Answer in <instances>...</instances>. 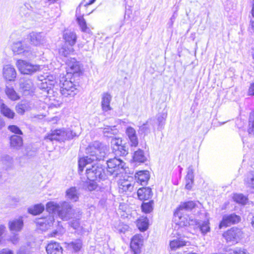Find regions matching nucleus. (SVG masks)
I'll return each mask as SVG.
<instances>
[{
    "label": "nucleus",
    "mask_w": 254,
    "mask_h": 254,
    "mask_svg": "<svg viewBox=\"0 0 254 254\" xmlns=\"http://www.w3.org/2000/svg\"><path fill=\"white\" fill-rule=\"evenodd\" d=\"M233 199L237 203L245 204L247 201V198L242 194H235L233 196Z\"/></svg>",
    "instance_id": "49530a36"
},
{
    "label": "nucleus",
    "mask_w": 254,
    "mask_h": 254,
    "mask_svg": "<svg viewBox=\"0 0 254 254\" xmlns=\"http://www.w3.org/2000/svg\"><path fill=\"white\" fill-rule=\"evenodd\" d=\"M0 109L1 114L4 116L10 119L14 118L15 113L4 104H1Z\"/></svg>",
    "instance_id": "72a5a7b5"
},
{
    "label": "nucleus",
    "mask_w": 254,
    "mask_h": 254,
    "mask_svg": "<svg viewBox=\"0 0 254 254\" xmlns=\"http://www.w3.org/2000/svg\"><path fill=\"white\" fill-rule=\"evenodd\" d=\"M16 65L20 72L24 74H32L40 70L39 65L21 60L17 61Z\"/></svg>",
    "instance_id": "6e6552de"
},
{
    "label": "nucleus",
    "mask_w": 254,
    "mask_h": 254,
    "mask_svg": "<svg viewBox=\"0 0 254 254\" xmlns=\"http://www.w3.org/2000/svg\"><path fill=\"white\" fill-rule=\"evenodd\" d=\"M153 201L150 200L147 202H143L141 204V209L143 212L146 213L151 212L153 209Z\"/></svg>",
    "instance_id": "c03bdc74"
},
{
    "label": "nucleus",
    "mask_w": 254,
    "mask_h": 254,
    "mask_svg": "<svg viewBox=\"0 0 254 254\" xmlns=\"http://www.w3.org/2000/svg\"><path fill=\"white\" fill-rule=\"evenodd\" d=\"M70 225L71 227L73 228L74 229H77L79 225V223L78 220H73L70 222Z\"/></svg>",
    "instance_id": "864d4df0"
},
{
    "label": "nucleus",
    "mask_w": 254,
    "mask_h": 254,
    "mask_svg": "<svg viewBox=\"0 0 254 254\" xmlns=\"http://www.w3.org/2000/svg\"><path fill=\"white\" fill-rule=\"evenodd\" d=\"M12 50L15 54L19 55L23 53L26 57L30 58L31 52L27 49V48L23 45L21 42L14 43L12 46Z\"/></svg>",
    "instance_id": "2eb2a0df"
},
{
    "label": "nucleus",
    "mask_w": 254,
    "mask_h": 254,
    "mask_svg": "<svg viewBox=\"0 0 254 254\" xmlns=\"http://www.w3.org/2000/svg\"><path fill=\"white\" fill-rule=\"evenodd\" d=\"M167 116V114L166 113H159L157 115V121L158 123V129H162L164 128Z\"/></svg>",
    "instance_id": "4c0bfd02"
},
{
    "label": "nucleus",
    "mask_w": 254,
    "mask_h": 254,
    "mask_svg": "<svg viewBox=\"0 0 254 254\" xmlns=\"http://www.w3.org/2000/svg\"><path fill=\"white\" fill-rule=\"evenodd\" d=\"M137 194L138 199L140 200H148L151 198L153 195L151 189L149 187L139 189Z\"/></svg>",
    "instance_id": "412c9836"
},
{
    "label": "nucleus",
    "mask_w": 254,
    "mask_h": 254,
    "mask_svg": "<svg viewBox=\"0 0 254 254\" xmlns=\"http://www.w3.org/2000/svg\"><path fill=\"white\" fill-rule=\"evenodd\" d=\"M186 242L182 239H175L170 242V247L172 250H176L180 247L186 246Z\"/></svg>",
    "instance_id": "58836bf2"
},
{
    "label": "nucleus",
    "mask_w": 254,
    "mask_h": 254,
    "mask_svg": "<svg viewBox=\"0 0 254 254\" xmlns=\"http://www.w3.org/2000/svg\"><path fill=\"white\" fill-rule=\"evenodd\" d=\"M142 245V239L140 235H135L133 237L130 242V249L134 254L140 253L141 247Z\"/></svg>",
    "instance_id": "f3484780"
},
{
    "label": "nucleus",
    "mask_w": 254,
    "mask_h": 254,
    "mask_svg": "<svg viewBox=\"0 0 254 254\" xmlns=\"http://www.w3.org/2000/svg\"><path fill=\"white\" fill-rule=\"evenodd\" d=\"M126 133L129 140L131 147H136L138 144V138L136 135L135 130L132 127H127Z\"/></svg>",
    "instance_id": "aec40b11"
},
{
    "label": "nucleus",
    "mask_w": 254,
    "mask_h": 254,
    "mask_svg": "<svg viewBox=\"0 0 254 254\" xmlns=\"http://www.w3.org/2000/svg\"><path fill=\"white\" fill-rule=\"evenodd\" d=\"M97 188V184L95 181H89L87 183V189L89 191L95 190Z\"/></svg>",
    "instance_id": "8fccbe9b"
},
{
    "label": "nucleus",
    "mask_w": 254,
    "mask_h": 254,
    "mask_svg": "<svg viewBox=\"0 0 254 254\" xmlns=\"http://www.w3.org/2000/svg\"><path fill=\"white\" fill-rule=\"evenodd\" d=\"M5 227L2 225H0V237L3 234L5 230Z\"/></svg>",
    "instance_id": "e2e57ef3"
},
{
    "label": "nucleus",
    "mask_w": 254,
    "mask_h": 254,
    "mask_svg": "<svg viewBox=\"0 0 254 254\" xmlns=\"http://www.w3.org/2000/svg\"><path fill=\"white\" fill-rule=\"evenodd\" d=\"M82 243L80 239L75 240L74 241L67 243L68 248L72 249L74 252L79 251L81 248Z\"/></svg>",
    "instance_id": "79ce46f5"
},
{
    "label": "nucleus",
    "mask_w": 254,
    "mask_h": 254,
    "mask_svg": "<svg viewBox=\"0 0 254 254\" xmlns=\"http://www.w3.org/2000/svg\"><path fill=\"white\" fill-rule=\"evenodd\" d=\"M112 129L109 128H104L103 130L104 135L107 137H111V134H112Z\"/></svg>",
    "instance_id": "5fc2aeb1"
},
{
    "label": "nucleus",
    "mask_w": 254,
    "mask_h": 254,
    "mask_svg": "<svg viewBox=\"0 0 254 254\" xmlns=\"http://www.w3.org/2000/svg\"><path fill=\"white\" fill-rule=\"evenodd\" d=\"M119 185L120 190L123 192H131L133 190V184L128 180H120Z\"/></svg>",
    "instance_id": "cd10ccee"
},
{
    "label": "nucleus",
    "mask_w": 254,
    "mask_h": 254,
    "mask_svg": "<svg viewBox=\"0 0 254 254\" xmlns=\"http://www.w3.org/2000/svg\"><path fill=\"white\" fill-rule=\"evenodd\" d=\"M150 178V175L148 171H140L136 173L135 179L138 183L141 185H146Z\"/></svg>",
    "instance_id": "6ab92c4d"
},
{
    "label": "nucleus",
    "mask_w": 254,
    "mask_h": 254,
    "mask_svg": "<svg viewBox=\"0 0 254 254\" xmlns=\"http://www.w3.org/2000/svg\"><path fill=\"white\" fill-rule=\"evenodd\" d=\"M111 143L113 151L116 155L126 156L128 154V148L125 144H123L121 139L112 138Z\"/></svg>",
    "instance_id": "1a4fd4ad"
},
{
    "label": "nucleus",
    "mask_w": 254,
    "mask_h": 254,
    "mask_svg": "<svg viewBox=\"0 0 254 254\" xmlns=\"http://www.w3.org/2000/svg\"><path fill=\"white\" fill-rule=\"evenodd\" d=\"M10 146L11 148L19 150L23 145L22 138L17 135H13L10 137Z\"/></svg>",
    "instance_id": "b1692460"
},
{
    "label": "nucleus",
    "mask_w": 254,
    "mask_h": 254,
    "mask_svg": "<svg viewBox=\"0 0 254 254\" xmlns=\"http://www.w3.org/2000/svg\"><path fill=\"white\" fill-rule=\"evenodd\" d=\"M245 184L250 190L254 193V172L247 174L244 180Z\"/></svg>",
    "instance_id": "7c9ffc66"
},
{
    "label": "nucleus",
    "mask_w": 254,
    "mask_h": 254,
    "mask_svg": "<svg viewBox=\"0 0 254 254\" xmlns=\"http://www.w3.org/2000/svg\"><path fill=\"white\" fill-rule=\"evenodd\" d=\"M85 166L86 167V174L89 181L105 180L107 177L105 168L102 165L92 163Z\"/></svg>",
    "instance_id": "7ed1b4c3"
},
{
    "label": "nucleus",
    "mask_w": 254,
    "mask_h": 254,
    "mask_svg": "<svg viewBox=\"0 0 254 254\" xmlns=\"http://www.w3.org/2000/svg\"><path fill=\"white\" fill-rule=\"evenodd\" d=\"M242 235V231L236 228L233 227L225 232L223 236L227 242L237 243Z\"/></svg>",
    "instance_id": "9d476101"
},
{
    "label": "nucleus",
    "mask_w": 254,
    "mask_h": 254,
    "mask_svg": "<svg viewBox=\"0 0 254 254\" xmlns=\"http://www.w3.org/2000/svg\"><path fill=\"white\" fill-rule=\"evenodd\" d=\"M46 250L47 254H63V249L60 244L56 242L49 243Z\"/></svg>",
    "instance_id": "dca6fc26"
},
{
    "label": "nucleus",
    "mask_w": 254,
    "mask_h": 254,
    "mask_svg": "<svg viewBox=\"0 0 254 254\" xmlns=\"http://www.w3.org/2000/svg\"><path fill=\"white\" fill-rule=\"evenodd\" d=\"M8 225L10 231L18 232L22 229L23 226V222L21 218H19L9 221Z\"/></svg>",
    "instance_id": "c756f323"
},
{
    "label": "nucleus",
    "mask_w": 254,
    "mask_h": 254,
    "mask_svg": "<svg viewBox=\"0 0 254 254\" xmlns=\"http://www.w3.org/2000/svg\"><path fill=\"white\" fill-rule=\"evenodd\" d=\"M0 254H13V252L9 249H3L0 251Z\"/></svg>",
    "instance_id": "6e6d98bb"
},
{
    "label": "nucleus",
    "mask_w": 254,
    "mask_h": 254,
    "mask_svg": "<svg viewBox=\"0 0 254 254\" xmlns=\"http://www.w3.org/2000/svg\"><path fill=\"white\" fill-rule=\"evenodd\" d=\"M79 133L69 129H56L52 130L51 133L45 137V139L51 141H64L65 140L71 139L74 137L78 136Z\"/></svg>",
    "instance_id": "20e7f679"
},
{
    "label": "nucleus",
    "mask_w": 254,
    "mask_h": 254,
    "mask_svg": "<svg viewBox=\"0 0 254 254\" xmlns=\"http://www.w3.org/2000/svg\"><path fill=\"white\" fill-rule=\"evenodd\" d=\"M203 235H205L210 231V223L209 220H205L201 222L196 223Z\"/></svg>",
    "instance_id": "e433bc0d"
},
{
    "label": "nucleus",
    "mask_w": 254,
    "mask_h": 254,
    "mask_svg": "<svg viewBox=\"0 0 254 254\" xmlns=\"http://www.w3.org/2000/svg\"><path fill=\"white\" fill-rule=\"evenodd\" d=\"M112 100L111 95L108 93H104L102 97V108L103 111H108L111 110L110 102Z\"/></svg>",
    "instance_id": "c85d7f7f"
},
{
    "label": "nucleus",
    "mask_w": 254,
    "mask_h": 254,
    "mask_svg": "<svg viewBox=\"0 0 254 254\" xmlns=\"http://www.w3.org/2000/svg\"><path fill=\"white\" fill-rule=\"evenodd\" d=\"M5 91L8 97L11 100H17L20 98L19 96L12 87H6Z\"/></svg>",
    "instance_id": "a19ab883"
},
{
    "label": "nucleus",
    "mask_w": 254,
    "mask_h": 254,
    "mask_svg": "<svg viewBox=\"0 0 254 254\" xmlns=\"http://www.w3.org/2000/svg\"><path fill=\"white\" fill-rule=\"evenodd\" d=\"M107 168L106 169L107 176L113 175H118L119 172L122 173L125 170L126 163L120 159L115 157L107 161Z\"/></svg>",
    "instance_id": "423d86ee"
},
{
    "label": "nucleus",
    "mask_w": 254,
    "mask_h": 254,
    "mask_svg": "<svg viewBox=\"0 0 254 254\" xmlns=\"http://www.w3.org/2000/svg\"><path fill=\"white\" fill-rule=\"evenodd\" d=\"M108 152L107 146L101 142L95 141L90 143L86 148L87 156L78 161L79 171L82 172L85 166L96 161L103 160Z\"/></svg>",
    "instance_id": "f257e3e1"
},
{
    "label": "nucleus",
    "mask_w": 254,
    "mask_h": 254,
    "mask_svg": "<svg viewBox=\"0 0 254 254\" xmlns=\"http://www.w3.org/2000/svg\"><path fill=\"white\" fill-rule=\"evenodd\" d=\"M240 220L241 217L235 213L225 214L223 216L219 226L221 229L223 227H227L232 224L238 223Z\"/></svg>",
    "instance_id": "9b49d317"
},
{
    "label": "nucleus",
    "mask_w": 254,
    "mask_h": 254,
    "mask_svg": "<svg viewBox=\"0 0 254 254\" xmlns=\"http://www.w3.org/2000/svg\"><path fill=\"white\" fill-rule=\"evenodd\" d=\"M64 39L66 43H67L70 46H72L76 42L77 36L75 32L66 31L64 34Z\"/></svg>",
    "instance_id": "bb28decb"
},
{
    "label": "nucleus",
    "mask_w": 254,
    "mask_h": 254,
    "mask_svg": "<svg viewBox=\"0 0 254 254\" xmlns=\"http://www.w3.org/2000/svg\"><path fill=\"white\" fill-rule=\"evenodd\" d=\"M251 224H252V226L254 229V215L253 216V217L252 218Z\"/></svg>",
    "instance_id": "338daca9"
},
{
    "label": "nucleus",
    "mask_w": 254,
    "mask_h": 254,
    "mask_svg": "<svg viewBox=\"0 0 254 254\" xmlns=\"http://www.w3.org/2000/svg\"><path fill=\"white\" fill-rule=\"evenodd\" d=\"M60 86L61 93L65 97H74L78 92L76 85L69 80H67L64 77L60 79Z\"/></svg>",
    "instance_id": "0eeeda50"
},
{
    "label": "nucleus",
    "mask_w": 254,
    "mask_h": 254,
    "mask_svg": "<svg viewBox=\"0 0 254 254\" xmlns=\"http://www.w3.org/2000/svg\"><path fill=\"white\" fill-rule=\"evenodd\" d=\"M8 129L11 132L16 134L21 135L23 134L22 131L17 126L15 125H10L8 127Z\"/></svg>",
    "instance_id": "09e8293b"
},
{
    "label": "nucleus",
    "mask_w": 254,
    "mask_h": 254,
    "mask_svg": "<svg viewBox=\"0 0 254 254\" xmlns=\"http://www.w3.org/2000/svg\"><path fill=\"white\" fill-rule=\"evenodd\" d=\"M45 209V206L43 204L40 203L35 204L31 206L28 208V212L29 213L33 215H37L41 213Z\"/></svg>",
    "instance_id": "473e14b6"
},
{
    "label": "nucleus",
    "mask_w": 254,
    "mask_h": 254,
    "mask_svg": "<svg viewBox=\"0 0 254 254\" xmlns=\"http://www.w3.org/2000/svg\"><path fill=\"white\" fill-rule=\"evenodd\" d=\"M196 206L195 203L193 201H189L182 203L179 207L174 212V216L176 218L179 217L180 218L182 217V214L183 213L184 210L190 211L194 208Z\"/></svg>",
    "instance_id": "f8f14e48"
},
{
    "label": "nucleus",
    "mask_w": 254,
    "mask_h": 254,
    "mask_svg": "<svg viewBox=\"0 0 254 254\" xmlns=\"http://www.w3.org/2000/svg\"><path fill=\"white\" fill-rule=\"evenodd\" d=\"M30 106L28 102H24L18 103L15 107L16 112L20 115H23L26 111L30 109Z\"/></svg>",
    "instance_id": "c9c22d12"
},
{
    "label": "nucleus",
    "mask_w": 254,
    "mask_h": 254,
    "mask_svg": "<svg viewBox=\"0 0 254 254\" xmlns=\"http://www.w3.org/2000/svg\"><path fill=\"white\" fill-rule=\"evenodd\" d=\"M5 126V122L3 119L0 116V130Z\"/></svg>",
    "instance_id": "680f3d73"
},
{
    "label": "nucleus",
    "mask_w": 254,
    "mask_h": 254,
    "mask_svg": "<svg viewBox=\"0 0 254 254\" xmlns=\"http://www.w3.org/2000/svg\"><path fill=\"white\" fill-rule=\"evenodd\" d=\"M31 44L39 46L45 43V38L44 34L40 32H32L28 36Z\"/></svg>",
    "instance_id": "ddd939ff"
},
{
    "label": "nucleus",
    "mask_w": 254,
    "mask_h": 254,
    "mask_svg": "<svg viewBox=\"0 0 254 254\" xmlns=\"http://www.w3.org/2000/svg\"><path fill=\"white\" fill-rule=\"evenodd\" d=\"M81 212L79 209H73L72 205L68 202L64 201L61 203L60 208L58 211V216L64 221L79 216Z\"/></svg>",
    "instance_id": "39448f33"
},
{
    "label": "nucleus",
    "mask_w": 254,
    "mask_h": 254,
    "mask_svg": "<svg viewBox=\"0 0 254 254\" xmlns=\"http://www.w3.org/2000/svg\"><path fill=\"white\" fill-rule=\"evenodd\" d=\"M182 217L183 218H180L179 217H177L176 218L175 217V219L176 221H178L180 222V225H182L183 226H187L189 223L185 217L182 215Z\"/></svg>",
    "instance_id": "3c124183"
},
{
    "label": "nucleus",
    "mask_w": 254,
    "mask_h": 254,
    "mask_svg": "<svg viewBox=\"0 0 254 254\" xmlns=\"http://www.w3.org/2000/svg\"><path fill=\"white\" fill-rule=\"evenodd\" d=\"M3 75L5 79L10 81H14L16 77V72L12 66L6 65L3 68Z\"/></svg>",
    "instance_id": "a211bd4d"
},
{
    "label": "nucleus",
    "mask_w": 254,
    "mask_h": 254,
    "mask_svg": "<svg viewBox=\"0 0 254 254\" xmlns=\"http://www.w3.org/2000/svg\"><path fill=\"white\" fill-rule=\"evenodd\" d=\"M248 131L249 134L254 135V112L250 115Z\"/></svg>",
    "instance_id": "37998d69"
},
{
    "label": "nucleus",
    "mask_w": 254,
    "mask_h": 254,
    "mask_svg": "<svg viewBox=\"0 0 254 254\" xmlns=\"http://www.w3.org/2000/svg\"><path fill=\"white\" fill-rule=\"evenodd\" d=\"M253 18L251 20L250 25V29L253 32H254V16H253Z\"/></svg>",
    "instance_id": "bf43d9fd"
},
{
    "label": "nucleus",
    "mask_w": 254,
    "mask_h": 254,
    "mask_svg": "<svg viewBox=\"0 0 254 254\" xmlns=\"http://www.w3.org/2000/svg\"><path fill=\"white\" fill-rule=\"evenodd\" d=\"M252 14L253 16H254V4H253V6L252 10Z\"/></svg>",
    "instance_id": "774afa93"
},
{
    "label": "nucleus",
    "mask_w": 254,
    "mask_h": 254,
    "mask_svg": "<svg viewBox=\"0 0 254 254\" xmlns=\"http://www.w3.org/2000/svg\"><path fill=\"white\" fill-rule=\"evenodd\" d=\"M235 253L236 254H250L246 249L241 248H235Z\"/></svg>",
    "instance_id": "603ef678"
},
{
    "label": "nucleus",
    "mask_w": 254,
    "mask_h": 254,
    "mask_svg": "<svg viewBox=\"0 0 254 254\" xmlns=\"http://www.w3.org/2000/svg\"><path fill=\"white\" fill-rule=\"evenodd\" d=\"M78 23L83 32H85L87 29L86 23L85 19L82 17H79L77 18Z\"/></svg>",
    "instance_id": "de8ad7c7"
},
{
    "label": "nucleus",
    "mask_w": 254,
    "mask_h": 254,
    "mask_svg": "<svg viewBox=\"0 0 254 254\" xmlns=\"http://www.w3.org/2000/svg\"><path fill=\"white\" fill-rule=\"evenodd\" d=\"M151 120H149L139 127L138 131L140 133L147 134L150 132V129L149 123L151 124Z\"/></svg>",
    "instance_id": "a18cd8bd"
},
{
    "label": "nucleus",
    "mask_w": 254,
    "mask_h": 254,
    "mask_svg": "<svg viewBox=\"0 0 254 254\" xmlns=\"http://www.w3.org/2000/svg\"><path fill=\"white\" fill-rule=\"evenodd\" d=\"M96 1V0H90L89 1V2H87L85 4V6H88V5H90L91 4H92L93 3L95 2V1Z\"/></svg>",
    "instance_id": "0e129e2a"
},
{
    "label": "nucleus",
    "mask_w": 254,
    "mask_h": 254,
    "mask_svg": "<svg viewBox=\"0 0 254 254\" xmlns=\"http://www.w3.org/2000/svg\"><path fill=\"white\" fill-rule=\"evenodd\" d=\"M20 91L25 95H27L32 92L34 89V84L32 81L29 79L21 80L19 83Z\"/></svg>",
    "instance_id": "4468645a"
},
{
    "label": "nucleus",
    "mask_w": 254,
    "mask_h": 254,
    "mask_svg": "<svg viewBox=\"0 0 254 254\" xmlns=\"http://www.w3.org/2000/svg\"><path fill=\"white\" fill-rule=\"evenodd\" d=\"M18 237L15 235L11 239V241L13 244H16L18 242Z\"/></svg>",
    "instance_id": "052dcab7"
},
{
    "label": "nucleus",
    "mask_w": 254,
    "mask_h": 254,
    "mask_svg": "<svg viewBox=\"0 0 254 254\" xmlns=\"http://www.w3.org/2000/svg\"><path fill=\"white\" fill-rule=\"evenodd\" d=\"M5 159L6 160H7V161L9 162L10 163H11L12 162V159L11 157L9 156H6L5 157Z\"/></svg>",
    "instance_id": "69168bd1"
},
{
    "label": "nucleus",
    "mask_w": 254,
    "mask_h": 254,
    "mask_svg": "<svg viewBox=\"0 0 254 254\" xmlns=\"http://www.w3.org/2000/svg\"><path fill=\"white\" fill-rule=\"evenodd\" d=\"M55 81L50 78L45 79V81L42 82L39 85V88L47 94L51 93L53 91V87L55 85Z\"/></svg>",
    "instance_id": "4be33fe9"
},
{
    "label": "nucleus",
    "mask_w": 254,
    "mask_h": 254,
    "mask_svg": "<svg viewBox=\"0 0 254 254\" xmlns=\"http://www.w3.org/2000/svg\"><path fill=\"white\" fill-rule=\"evenodd\" d=\"M133 159L135 162L144 163L146 160V157L144 156L143 151L139 149L134 152Z\"/></svg>",
    "instance_id": "f704fd0d"
},
{
    "label": "nucleus",
    "mask_w": 254,
    "mask_h": 254,
    "mask_svg": "<svg viewBox=\"0 0 254 254\" xmlns=\"http://www.w3.org/2000/svg\"><path fill=\"white\" fill-rule=\"evenodd\" d=\"M61 204H58L53 201L48 202L46 204V210L49 213V214H56L57 213L58 215V211L60 208Z\"/></svg>",
    "instance_id": "2f4dec72"
},
{
    "label": "nucleus",
    "mask_w": 254,
    "mask_h": 254,
    "mask_svg": "<svg viewBox=\"0 0 254 254\" xmlns=\"http://www.w3.org/2000/svg\"><path fill=\"white\" fill-rule=\"evenodd\" d=\"M71 46L69 48L65 46L62 47L59 50V53L61 56L67 58L65 60L67 65L66 69L68 73H78L80 71V67L79 62H77L75 58H68V56L73 53V49Z\"/></svg>",
    "instance_id": "f03ea898"
},
{
    "label": "nucleus",
    "mask_w": 254,
    "mask_h": 254,
    "mask_svg": "<svg viewBox=\"0 0 254 254\" xmlns=\"http://www.w3.org/2000/svg\"><path fill=\"white\" fill-rule=\"evenodd\" d=\"M54 221V215L53 214H49L45 218L38 219L37 223L42 226H43L45 225V228L48 229L53 224Z\"/></svg>",
    "instance_id": "a878e982"
},
{
    "label": "nucleus",
    "mask_w": 254,
    "mask_h": 254,
    "mask_svg": "<svg viewBox=\"0 0 254 254\" xmlns=\"http://www.w3.org/2000/svg\"><path fill=\"white\" fill-rule=\"evenodd\" d=\"M137 226L141 231H146L148 227V220L146 217L139 219L137 222Z\"/></svg>",
    "instance_id": "ea45409f"
},
{
    "label": "nucleus",
    "mask_w": 254,
    "mask_h": 254,
    "mask_svg": "<svg viewBox=\"0 0 254 254\" xmlns=\"http://www.w3.org/2000/svg\"><path fill=\"white\" fill-rule=\"evenodd\" d=\"M79 193L76 187H72L67 189L65 192V196L68 199L76 202L78 200Z\"/></svg>",
    "instance_id": "393cba45"
},
{
    "label": "nucleus",
    "mask_w": 254,
    "mask_h": 254,
    "mask_svg": "<svg viewBox=\"0 0 254 254\" xmlns=\"http://www.w3.org/2000/svg\"><path fill=\"white\" fill-rule=\"evenodd\" d=\"M224 251L227 252L229 254H236L235 253V249L234 250H232L229 247L225 248L224 249Z\"/></svg>",
    "instance_id": "13d9d810"
},
{
    "label": "nucleus",
    "mask_w": 254,
    "mask_h": 254,
    "mask_svg": "<svg viewBox=\"0 0 254 254\" xmlns=\"http://www.w3.org/2000/svg\"><path fill=\"white\" fill-rule=\"evenodd\" d=\"M194 170L192 166H190L188 168L187 174L185 178L186 185L185 188L187 190H190L192 188L194 181Z\"/></svg>",
    "instance_id": "5701e85b"
},
{
    "label": "nucleus",
    "mask_w": 254,
    "mask_h": 254,
    "mask_svg": "<svg viewBox=\"0 0 254 254\" xmlns=\"http://www.w3.org/2000/svg\"><path fill=\"white\" fill-rule=\"evenodd\" d=\"M248 93H249V95H254V83H252L250 88H249V91H248Z\"/></svg>",
    "instance_id": "4d7b16f0"
}]
</instances>
